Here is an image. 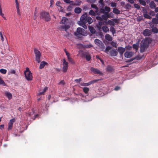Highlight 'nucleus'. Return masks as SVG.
<instances>
[{
  "instance_id": "1",
  "label": "nucleus",
  "mask_w": 158,
  "mask_h": 158,
  "mask_svg": "<svg viewBox=\"0 0 158 158\" xmlns=\"http://www.w3.org/2000/svg\"><path fill=\"white\" fill-rule=\"evenodd\" d=\"M40 18L41 19L45 20L46 21H49L51 20V17L49 14L45 12L40 13Z\"/></svg>"
},
{
  "instance_id": "2",
  "label": "nucleus",
  "mask_w": 158,
  "mask_h": 158,
  "mask_svg": "<svg viewBox=\"0 0 158 158\" xmlns=\"http://www.w3.org/2000/svg\"><path fill=\"white\" fill-rule=\"evenodd\" d=\"M148 47V44L147 41H142L140 44V52H144L147 49Z\"/></svg>"
},
{
  "instance_id": "3",
  "label": "nucleus",
  "mask_w": 158,
  "mask_h": 158,
  "mask_svg": "<svg viewBox=\"0 0 158 158\" xmlns=\"http://www.w3.org/2000/svg\"><path fill=\"white\" fill-rule=\"evenodd\" d=\"M34 51L35 56V60L38 63H39L40 62L41 53L40 51L35 48H34Z\"/></svg>"
},
{
  "instance_id": "4",
  "label": "nucleus",
  "mask_w": 158,
  "mask_h": 158,
  "mask_svg": "<svg viewBox=\"0 0 158 158\" xmlns=\"http://www.w3.org/2000/svg\"><path fill=\"white\" fill-rule=\"evenodd\" d=\"M85 31L83 28L80 27H78L77 29V31L74 33V35L77 37H79L80 35H85L84 32Z\"/></svg>"
},
{
  "instance_id": "5",
  "label": "nucleus",
  "mask_w": 158,
  "mask_h": 158,
  "mask_svg": "<svg viewBox=\"0 0 158 158\" xmlns=\"http://www.w3.org/2000/svg\"><path fill=\"white\" fill-rule=\"evenodd\" d=\"M87 14L86 13L84 14L80 18L79 24H85L87 23Z\"/></svg>"
},
{
  "instance_id": "6",
  "label": "nucleus",
  "mask_w": 158,
  "mask_h": 158,
  "mask_svg": "<svg viewBox=\"0 0 158 158\" xmlns=\"http://www.w3.org/2000/svg\"><path fill=\"white\" fill-rule=\"evenodd\" d=\"M68 63L66 61L65 59L63 60L62 71L64 73H65L67 71L68 68Z\"/></svg>"
},
{
  "instance_id": "7",
  "label": "nucleus",
  "mask_w": 158,
  "mask_h": 158,
  "mask_svg": "<svg viewBox=\"0 0 158 158\" xmlns=\"http://www.w3.org/2000/svg\"><path fill=\"white\" fill-rule=\"evenodd\" d=\"M94 43L96 45L102 49V51L103 50V49H104L105 46L104 44L100 40L97 39H95L94 40Z\"/></svg>"
},
{
  "instance_id": "8",
  "label": "nucleus",
  "mask_w": 158,
  "mask_h": 158,
  "mask_svg": "<svg viewBox=\"0 0 158 158\" xmlns=\"http://www.w3.org/2000/svg\"><path fill=\"white\" fill-rule=\"evenodd\" d=\"M90 70L94 74H98L99 75H103V74L102 72L97 69L91 67L90 69Z\"/></svg>"
},
{
  "instance_id": "9",
  "label": "nucleus",
  "mask_w": 158,
  "mask_h": 158,
  "mask_svg": "<svg viewBox=\"0 0 158 158\" xmlns=\"http://www.w3.org/2000/svg\"><path fill=\"white\" fill-rule=\"evenodd\" d=\"M25 77L26 79L28 81H31L32 79V73L31 72H27L24 73Z\"/></svg>"
},
{
  "instance_id": "10",
  "label": "nucleus",
  "mask_w": 158,
  "mask_h": 158,
  "mask_svg": "<svg viewBox=\"0 0 158 158\" xmlns=\"http://www.w3.org/2000/svg\"><path fill=\"white\" fill-rule=\"evenodd\" d=\"M143 35L146 36H149L152 34V31L148 29L144 30L143 32Z\"/></svg>"
},
{
  "instance_id": "11",
  "label": "nucleus",
  "mask_w": 158,
  "mask_h": 158,
  "mask_svg": "<svg viewBox=\"0 0 158 158\" xmlns=\"http://www.w3.org/2000/svg\"><path fill=\"white\" fill-rule=\"evenodd\" d=\"M15 118H13L10 119L8 123V129L9 130H10L11 129L13 123L15 122Z\"/></svg>"
},
{
  "instance_id": "12",
  "label": "nucleus",
  "mask_w": 158,
  "mask_h": 158,
  "mask_svg": "<svg viewBox=\"0 0 158 158\" xmlns=\"http://www.w3.org/2000/svg\"><path fill=\"white\" fill-rule=\"evenodd\" d=\"M110 55L112 56H116L118 54L117 51L115 49H112L110 52Z\"/></svg>"
},
{
  "instance_id": "13",
  "label": "nucleus",
  "mask_w": 158,
  "mask_h": 158,
  "mask_svg": "<svg viewBox=\"0 0 158 158\" xmlns=\"http://www.w3.org/2000/svg\"><path fill=\"white\" fill-rule=\"evenodd\" d=\"M80 46L81 47L83 48H91L93 47V45L91 44H79Z\"/></svg>"
},
{
  "instance_id": "14",
  "label": "nucleus",
  "mask_w": 158,
  "mask_h": 158,
  "mask_svg": "<svg viewBox=\"0 0 158 158\" xmlns=\"http://www.w3.org/2000/svg\"><path fill=\"white\" fill-rule=\"evenodd\" d=\"M125 50V48L122 47H118V51L120 53V56H121L123 55Z\"/></svg>"
},
{
  "instance_id": "15",
  "label": "nucleus",
  "mask_w": 158,
  "mask_h": 158,
  "mask_svg": "<svg viewBox=\"0 0 158 158\" xmlns=\"http://www.w3.org/2000/svg\"><path fill=\"white\" fill-rule=\"evenodd\" d=\"M132 55V52H126L124 53L125 56L128 58L131 57Z\"/></svg>"
},
{
  "instance_id": "16",
  "label": "nucleus",
  "mask_w": 158,
  "mask_h": 158,
  "mask_svg": "<svg viewBox=\"0 0 158 158\" xmlns=\"http://www.w3.org/2000/svg\"><path fill=\"white\" fill-rule=\"evenodd\" d=\"M68 21V19L67 18L64 17H63L62 19L60 22V24H66L67 23V22Z\"/></svg>"
},
{
  "instance_id": "17",
  "label": "nucleus",
  "mask_w": 158,
  "mask_h": 158,
  "mask_svg": "<svg viewBox=\"0 0 158 158\" xmlns=\"http://www.w3.org/2000/svg\"><path fill=\"white\" fill-rule=\"evenodd\" d=\"M149 5L151 9H154L156 6V5L153 1H151L149 3Z\"/></svg>"
},
{
  "instance_id": "18",
  "label": "nucleus",
  "mask_w": 158,
  "mask_h": 158,
  "mask_svg": "<svg viewBox=\"0 0 158 158\" xmlns=\"http://www.w3.org/2000/svg\"><path fill=\"white\" fill-rule=\"evenodd\" d=\"M87 53V52H85L83 50H80L79 52V53L82 58L85 57Z\"/></svg>"
},
{
  "instance_id": "19",
  "label": "nucleus",
  "mask_w": 158,
  "mask_h": 158,
  "mask_svg": "<svg viewBox=\"0 0 158 158\" xmlns=\"http://www.w3.org/2000/svg\"><path fill=\"white\" fill-rule=\"evenodd\" d=\"M142 58V57H140L139 56H137L135 57L132 58L131 59L128 60L126 61V62H131L133 61L135 59H136L137 60H140Z\"/></svg>"
},
{
  "instance_id": "20",
  "label": "nucleus",
  "mask_w": 158,
  "mask_h": 158,
  "mask_svg": "<svg viewBox=\"0 0 158 158\" xmlns=\"http://www.w3.org/2000/svg\"><path fill=\"white\" fill-rule=\"evenodd\" d=\"M106 70L107 71L112 72L114 71V67L110 65H108L106 68Z\"/></svg>"
},
{
  "instance_id": "21",
  "label": "nucleus",
  "mask_w": 158,
  "mask_h": 158,
  "mask_svg": "<svg viewBox=\"0 0 158 158\" xmlns=\"http://www.w3.org/2000/svg\"><path fill=\"white\" fill-rule=\"evenodd\" d=\"M46 64H48V63L45 61H43L40 63L39 68L40 69H42L43 68L45 65Z\"/></svg>"
},
{
  "instance_id": "22",
  "label": "nucleus",
  "mask_w": 158,
  "mask_h": 158,
  "mask_svg": "<svg viewBox=\"0 0 158 158\" xmlns=\"http://www.w3.org/2000/svg\"><path fill=\"white\" fill-rule=\"evenodd\" d=\"M5 94L9 99H10L12 98V95L10 92L6 91L5 92Z\"/></svg>"
},
{
  "instance_id": "23",
  "label": "nucleus",
  "mask_w": 158,
  "mask_h": 158,
  "mask_svg": "<svg viewBox=\"0 0 158 158\" xmlns=\"http://www.w3.org/2000/svg\"><path fill=\"white\" fill-rule=\"evenodd\" d=\"M82 9L80 7H76L75 8L74 12L77 14H79L81 13Z\"/></svg>"
},
{
  "instance_id": "24",
  "label": "nucleus",
  "mask_w": 158,
  "mask_h": 158,
  "mask_svg": "<svg viewBox=\"0 0 158 158\" xmlns=\"http://www.w3.org/2000/svg\"><path fill=\"white\" fill-rule=\"evenodd\" d=\"M105 39L107 40L110 41L112 40V37L109 34H106L105 35Z\"/></svg>"
},
{
  "instance_id": "25",
  "label": "nucleus",
  "mask_w": 158,
  "mask_h": 158,
  "mask_svg": "<svg viewBox=\"0 0 158 158\" xmlns=\"http://www.w3.org/2000/svg\"><path fill=\"white\" fill-rule=\"evenodd\" d=\"M102 29L103 32L105 33H106L109 31V28L106 26H104L102 27Z\"/></svg>"
},
{
  "instance_id": "26",
  "label": "nucleus",
  "mask_w": 158,
  "mask_h": 158,
  "mask_svg": "<svg viewBox=\"0 0 158 158\" xmlns=\"http://www.w3.org/2000/svg\"><path fill=\"white\" fill-rule=\"evenodd\" d=\"M93 19L91 17H90L87 16V22L89 24H90L93 22Z\"/></svg>"
},
{
  "instance_id": "27",
  "label": "nucleus",
  "mask_w": 158,
  "mask_h": 158,
  "mask_svg": "<svg viewBox=\"0 0 158 158\" xmlns=\"http://www.w3.org/2000/svg\"><path fill=\"white\" fill-rule=\"evenodd\" d=\"M88 28L90 32L93 34L95 33L96 32V31L94 28L90 26H89Z\"/></svg>"
},
{
  "instance_id": "28",
  "label": "nucleus",
  "mask_w": 158,
  "mask_h": 158,
  "mask_svg": "<svg viewBox=\"0 0 158 158\" xmlns=\"http://www.w3.org/2000/svg\"><path fill=\"white\" fill-rule=\"evenodd\" d=\"M91 7L92 8H94L95 9V12L96 13L98 12V8L96 5L92 4L91 5Z\"/></svg>"
},
{
  "instance_id": "29",
  "label": "nucleus",
  "mask_w": 158,
  "mask_h": 158,
  "mask_svg": "<svg viewBox=\"0 0 158 158\" xmlns=\"http://www.w3.org/2000/svg\"><path fill=\"white\" fill-rule=\"evenodd\" d=\"M112 48L110 46H107L106 47L105 49L104 50V52L107 54H108L109 51Z\"/></svg>"
},
{
  "instance_id": "30",
  "label": "nucleus",
  "mask_w": 158,
  "mask_h": 158,
  "mask_svg": "<svg viewBox=\"0 0 158 158\" xmlns=\"http://www.w3.org/2000/svg\"><path fill=\"white\" fill-rule=\"evenodd\" d=\"M113 12L115 14H118L120 13V11L117 8H113Z\"/></svg>"
},
{
  "instance_id": "31",
  "label": "nucleus",
  "mask_w": 158,
  "mask_h": 158,
  "mask_svg": "<svg viewBox=\"0 0 158 158\" xmlns=\"http://www.w3.org/2000/svg\"><path fill=\"white\" fill-rule=\"evenodd\" d=\"M151 30L152 31V32L154 33H158V29L156 27H153Z\"/></svg>"
},
{
  "instance_id": "32",
  "label": "nucleus",
  "mask_w": 158,
  "mask_h": 158,
  "mask_svg": "<svg viewBox=\"0 0 158 158\" xmlns=\"http://www.w3.org/2000/svg\"><path fill=\"white\" fill-rule=\"evenodd\" d=\"M152 22L155 24H158V19L156 18H153L152 19Z\"/></svg>"
},
{
  "instance_id": "33",
  "label": "nucleus",
  "mask_w": 158,
  "mask_h": 158,
  "mask_svg": "<svg viewBox=\"0 0 158 158\" xmlns=\"http://www.w3.org/2000/svg\"><path fill=\"white\" fill-rule=\"evenodd\" d=\"M144 17L145 18H147L149 19H150L151 18V17L148 14H147V12L146 11V13H144L143 14Z\"/></svg>"
},
{
  "instance_id": "34",
  "label": "nucleus",
  "mask_w": 158,
  "mask_h": 158,
  "mask_svg": "<svg viewBox=\"0 0 158 158\" xmlns=\"http://www.w3.org/2000/svg\"><path fill=\"white\" fill-rule=\"evenodd\" d=\"M133 48L134 49H135V50L137 51V50H138V48H139V45L138 44H134L133 46Z\"/></svg>"
},
{
  "instance_id": "35",
  "label": "nucleus",
  "mask_w": 158,
  "mask_h": 158,
  "mask_svg": "<svg viewBox=\"0 0 158 158\" xmlns=\"http://www.w3.org/2000/svg\"><path fill=\"white\" fill-rule=\"evenodd\" d=\"M83 92L85 94H87L89 90V88L87 87H84L83 89Z\"/></svg>"
},
{
  "instance_id": "36",
  "label": "nucleus",
  "mask_w": 158,
  "mask_h": 158,
  "mask_svg": "<svg viewBox=\"0 0 158 158\" xmlns=\"http://www.w3.org/2000/svg\"><path fill=\"white\" fill-rule=\"evenodd\" d=\"M85 57L86 60L87 61L90 60L91 59V57L90 56V55L89 54L88 52L87 53V54L85 55Z\"/></svg>"
},
{
  "instance_id": "37",
  "label": "nucleus",
  "mask_w": 158,
  "mask_h": 158,
  "mask_svg": "<svg viewBox=\"0 0 158 158\" xmlns=\"http://www.w3.org/2000/svg\"><path fill=\"white\" fill-rule=\"evenodd\" d=\"M37 7H36L34 12V15L33 16V19H36L37 17Z\"/></svg>"
},
{
  "instance_id": "38",
  "label": "nucleus",
  "mask_w": 158,
  "mask_h": 158,
  "mask_svg": "<svg viewBox=\"0 0 158 158\" xmlns=\"http://www.w3.org/2000/svg\"><path fill=\"white\" fill-rule=\"evenodd\" d=\"M102 80V79H95V80H93L91 81H90V85H91L92 84L95 83L98 81H101V80Z\"/></svg>"
},
{
  "instance_id": "39",
  "label": "nucleus",
  "mask_w": 158,
  "mask_h": 158,
  "mask_svg": "<svg viewBox=\"0 0 158 158\" xmlns=\"http://www.w3.org/2000/svg\"><path fill=\"white\" fill-rule=\"evenodd\" d=\"M62 28L64 29L65 31H66L67 30L70 28V26L69 25L65 24L64 26H62Z\"/></svg>"
},
{
  "instance_id": "40",
  "label": "nucleus",
  "mask_w": 158,
  "mask_h": 158,
  "mask_svg": "<svg viewBox=\"0 0 158 158\" xmlns=\"http://www.w3.org/2000/svg\"><path fill=\"white\" fill-rule=\"evenodd\" d=\"M110 30L112 32L113 34H114L116 32V31L114 28L112 26L110 28Z\"/></svg>"
},
{
  "instance_id": "41",
  "label": "nucleus",
  "mask_w": 158,
  "mask_h": 158,
  "mask_svg": "<svg viewBox=\"0 0 158 158\" xmlns=\"http://www.w3.org/2000/svg\"><path fill=\"white\" fill-rule=\"evenodd\" d=\"M98 24L99 26L97 25V27L98 29L100 30L101 28V27L102 25V23L101 21H99Z\"/></svg>"
},
{
  "instance_id": "42",
  "label": "nucleus",
  "mask_w": 158,
  "mask_h": 158,
  "mask_svg": "<svg viewBox=\"0 0 158 158\" xmlns=\"http://www.w3.org/2000/svg\"><path fill=\"white\" fill-rule=\"evenodd\" d=\"M81 85L82 86H88L90 85V81L88 83H83L81 84Z\"/></svg>"
},
{
  "instance_id": "43",
  "label": "nucleus",
  "mask_w": 158,
  "mask_h": 158,
  "mask_svg": "<svg viewBox=\"0 0 158 158\" xmlns=\"http://www.w3.org/2000/svg\"><path fill=\"white\" fill-rule=\"evenodd\" d=\"M68 61H69L70 63H71L72 64H74L75 63L74 61L72 59L71 57H70L68 58Z\"/></svg>"
},
{
  "instance_id": "44",
  "label": "nucleus",
  "mask_w": 158,
  "mask_h": 158,
  "mask_svg": "<svg viewBox=\"0 0 158 158\" xmlns=\"http://www.w3.org/2000/svg\"><path fill=\"white\" fill-rule=\"evenodd\" d=\"M107 23L109 25H112L113 26H114V23L113 21L110 20H108L107 21Z\"/></svg>"
},
{
  "instance_id": "45",
  "label": "nucleus",
  "mask_w": 158,
  "mask_h": 158,
  "mask_svg": "<svg viewBox=\"0 0 158 158\" xmlns=\"http://www.w3.org/2000/svg\"><path fill=\"white\" fill-rule=\"evenodd\" d=\"M75 2L76 5L80 6L82 2L80 0H77L75 1Z\"/></svg>"
},
{
  "instance_id": "46",
  "label": "nucleus",
  "mask_w": 158,
  "mask_h": 158,
  "mask_svg": "<svg viewBox=\"0 0 158 158\" xmlns=\"http://www.w3.org/2000/svg\"><path fill=\"white\" fill-rule=\"evenodd\" d=\"M139 2L140 4L144 6H145L146 5V2L143 0H139Z\"/></svg>"
},
{
  "instance_id": "47",
  "label": "nucleus",
  "mask_w": 158,
  "mask_h": 158,
  "mask_svg": "<svg viewBox=\"0 0 158 158\" xmlns=\"http://www.w3.org/2000/svg\"><path fill=\"white\" fill-rule=\"evenodd\" d=\"M89 15L94 16L95 15V12L93 10H90L89 12Z\"/></svg>"
},
{
  "instance_id": "48",
  "label": "nucleus",
  "mask_w": 158,
  "mask_h": 158,
  "mask_svg": "<svg viewBox=\"0 0 158 158\" xmlns=\"http://www.w3.org/2000/svg\"><path fill=\"white\" fill-rule=\"evenodd\" d=\"M0 84L4 86H6V84L4 81L0 77Z\"/></svg>"
},
{
  "instance_id": "49",
  "label": "nucleus",
  "mask_w": 158,
  "mask_h": 158,
  "mask_svg": "<svg viewBox=\"0 0 158 158\" xmlns=\"http://www.w3.org/2000/svg\"><path fill=\"white\" fill-rule=\"evenodd\" d=\"M6 70L5 69H0V72L3 74H5L6 73Z\"/></svg>"
},
{
  "instance_id": "50",
  "label": "nucleus",
  "mask_w": 158,
  "mask_h": 158,
  "mask_svg": "<svg viewBox=\"0 0 158 158\" xmlns=\"http://www.w3.org/2000/svg\"><path fill=\"white\" fill-rule=\"evenodd\" d=\"M110 44L113 47L115 48L116 47L117 43L116 42H114V41H112L110 42Z\"/></svg>"
},
{
  "instance_id": "51",
  "label": "nucleus",
  "mask_w": 158,
  "mask_h": 158,
  "mask_svg": "<svg viewBox=\"0 0 158 158\" xmlns=\"http://www.w3.org/2000/svg\"><path fill=\"white\" fill-rule=\"evenodd\" d=\"M126 9H131V6L129 3L127 4L125 6Z\"/></svg>"
},
{
  "instance_id": "52",
  "label": "nucleus",
  "mask_w": 158,
  "mask_h": 158,
  "mask_svg": "<svg viewBox=\"0 0 158 158\" xmlns=\"http://www.w3.org/2000/svg\"><path fill=\"white\" fill-rule=\"evenodd\" d=\"M102 20H106L108 18V17H107L104 15H102Z\"/></svg>"
},
{
  "instance_id": "53",
  "label": "nucleus",
  "mask_w": 158,
  "mask_h": 158,
  "mask_svg": "<svg viewBox=\"0 0 158 158\" xmlns=\"http://www.w3.org/2000/svg\"><path fill=\"white\" fill-rule=\"evenodd\" d=\"M134 6L135 8L139 9L140 8V6L137 4H134Z\"/></svg>"
},
{
  "instance_id": "54",
  "label": "nucleus",
  "mask_w": 158,
  "mask_h": 158,
  "mask_svg": "<svg viewBox=\"0 0 158 158\" xmlns=\"http://www.w3.org/2000/svg\"><path fill=\"white\" fill-rule=\"evenodd\" d=\"M105 10L106 11H107L108 12H109L110 11V8L109 7L106 6L105 7Z\"/></svg>"
},
{
  "instance_id": "55",
  "label": "nucleus",
  "mask_w": 158,
  "mask_h": 158,
  "mask_svg": "<svg viewBox=\"0 0 158 158\" xmlns=\"http://www.w3.org/2000/svg\"><path fill=\"white\" fill-rule=\"evenodd\" d=\"M149 14L150 15H151L152 16H154L155 15V14L154 11L152 10L150 11Z\"/></svg>"
},
{
  "instance_id": "56",
  "label": "nucleus",
  "mask_w": 158,
  "mask_h": 158,
  "mask_svg": "<svg viewBox=\"0 0 158 158\" xmlns=\"http://www.w3.org/2000/svg\"><path fill=\"white\" fill-rule=\"evenodd\" d=\"M104 13L105 14V15H104L106 16L107 17H108V18H110V17H111V18L113 17V16H110L109 15V14H108V12H105V13Z\"/></svg>"
},
{
  "instance_id": "57",
  "label": "nucleus",
  "mask_w": 158,
  "mask_h": 158,
  "mask_svg": "<svg viewBox=\"0 0 158 158\" xmlns=\"http://www.w3.org/2000/svg\"><path fill=\"white\" fill-rule=\"evenodd\" d=\"M86 1L88 3H94L96 1V0H86Z\"/></svg>"
},
{
  "instance_id": "58",
  "label": "nucleus",
  "mask_w": 158,
  "mask_h": 158,
  "mask_svg": "<svg viewBox=\"0 0 158 158\" xmlns=\"http://www.w3.org/2000/svg\"><path fill=\"white\" fill-rule=\"evenodd\" d=\"M15 2L16 4V8L17 10L19 9V3L18 2L17 0H15Z\"/></svg>"
},
{
  "instance_id": "59",
  "label": "nucleus",
  "mask_w": 158,
  "mask_h": 158,
  "mask_svg": "<svg viewBox=\"0 0 158 158\" xmlns=\"http://www.w3.org/2000/svg\"><path fill=\"white\" fill-rule=\"evenodd\" d=\"M64 2L67 3H73V1H71L70 0H64Z\"/></svg>"
},
{
  "instance_id": "60",
  "label": "nucleus",
  "mask_w": 158,
  "mask_h": 158,
  "mask_svg": "<svg viewBox=\"0 0 158 158\" xmlns=\"http://www.w3.org/2000/svg\"><path fill=\"white\" fill-rule=\"evenodd\" d=\"M102 16H98L96 17V18L97 20H98L102 21Z\"/></svg>"
},
{
  "instance_id": "61",
  "label": "nucleus",
  "mask_w": 158,
  "mask_h": 158,
  "mask_svg": "<svg viewBox=\"0 0 158 158\" xmlns=\"http://www.w3.org/2000/svg\"><path fill=\"white\" fill-rule=\"evenodd\" d=\"M81 78H80L79 79H76L75 80V81L77 83H80V82L81 81Z\"/></svg>"
},
{
  "instance_id": "62",
  "label": "nucleus",
  "mask_w": 158,
  "mask_h": 158,
  "mask_svg": "<svg viewBox=\"0 0 158 158\" xmlns=\"http://www.w3.org/2000/svg\"><path fill=\"white\" fill-rule=\"evenodd\" d=\"M110 4L111 6L112 7H116V4L115 2H111Z\"/></svg>"
},
{
  "instance_id": "63",
  "label": "nucleus",
  "mask_w": 158,
  "mask_h": 158,
  "mask_svg": "<svg viewBox=\"0 0 158 158\" xmlns=\"http://www.w3.org/2000/svg\"><path fill=\"white\" fill-rule=\"evenodd\" d=\"M72 8H73L72 6H71V5H70L68 7L67 9V10L68 11H71V10H72Z\"/></svg>"
},
{
  "instance_id": "64",
  "label": "nucleus",
  "mask_w": 158,
  "mask_h": 158,
  "mask_svg": "<svg viewBox=\"0 0 158 158\" xmlns=\"http://www.w3.org/2000/svg\"><path fill=\"white\" fill-rule=\"evenodd\" d=\"M10 74H15V71L14 70L11 69L10 71Z\"/></svg>"
}]
</instances>
